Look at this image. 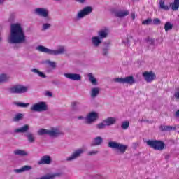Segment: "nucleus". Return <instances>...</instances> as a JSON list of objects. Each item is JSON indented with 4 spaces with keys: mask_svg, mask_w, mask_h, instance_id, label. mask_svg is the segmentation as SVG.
<instances>
[{
    "mask_svg": "<svg viewBox=\"0 0 179 179\" xmlns=\"http://www.w3.org/2000/svg\"><path fill=\"white\" fill-rule=\"evenodd\" d=\"M8 43L10 44H23L26 43V35L24 34V29L22 24H11Z\"/></svg>",
    "mask_w": 179,
    "mask_h": 179,
    "instance_id": "1",
    "label": "nucleus"
},
{
    "mask_svg": "<svg viewBox=\"0 0 179 179\" xmlns=\"http://www.w3.org/2000/svg\"><path fill=\"white\" fill-rule=\"evenodd\" d=\"M37 51L39 52H44L45 54H48L49 55H61L64 54L66 50L64 46H58L57 50L48 49L43 45H38L36 48Z\"/></svg>",
    "mask_w": 179,
    "mask_h": 179,
    "instance_id": "2",
    "label": "nucleus"
},
{
    "mask_svg": "<svg viewBox=\"0 0 179 179\" xmlns=\"http://www.w3.org/2000/svg\"><path fill=\"white\" fill-rule=\"evenodd\" d=\"M108 148H110V149L117 150V153H120V155H124V153L127 152V149H128V145L117 141H110L108 143Z\"/></svg>",
    "mask_w": 179,
    "mask_h": 179,
    "instance_id": "3",
    "label": "nucleus"
},
{
    "mask_svg": "<svg viewBox=\"0 0 179 179\" xmlns=\"http://www.w3.org/2000/svg\"><path fill=\"white\" fill-rule=\"evenodd\" d=\"M30 110L31 111H34L35 113H43L48 110V106L47 105V103L40 101L33 104L30 108Z\"/></svg>",
    "mask_w": 179,
    "mask_h": 179,
    "instance_id": "4",
    "label": "nucleus"
},
{
    "mask_svg": "<svg viewBox=\"0 0 179 179\" xmlns=\"http://www.w3.org/2000/svg\"><path fill=\"white\" fill-rule=\"evenodd\" d=\"M35 15L44 17L45 22H50L51 17H50V10L45 8H37L34 10Z\"/></svg>",
    "mask_w": 179,
    "mask_h": 179,
    "instance_id": "5",
    "label": "nucleus"
},
{
    "mask_svg": "<svg viewBox=\"0 0 179 179\" xmlns=\"http://www.w3.org/2000/svg\"><path fill=\"white\" fill-rule=\"evenodd\" d=\"M146 144L155 150H163L164 149V143L157 140H148Z\"/></svg>",
    "mask_w": 179,
    "mask_h": 179,
    "instance_id": "6",
    "label": "nucleus"
},
{
    "mask_svg": "<svg viewBox=\"0 0 179 179\" xmlns=\"http://www.w3.org/2000/svg\"><path fill=\"white\" fill-rule=\"evenodd\" d=\"M29 90V87L22 85H17L10 88V93L15 94H22L26 93Z\"/></svg>",
    "mask_w": 179,
    "mask_h": 179,
    "instance_id": "7",
    "label": "nucleus"
},
{
    "mask_svg": "<svg viewBox=\"0 0 179 179\" xmlns=\"http://www.w3.org/2000/svg\"><path fill=\"white\" fill-rule=\"evenodd\" d=\"M114 82L116 83H127V85H135L136 80L132 76H129L125 78H114Z\"/></svg>",
    "mask_w": 179,
    "mask_h": 179,
    "instance_id": "8",
    "label": "nucleus"
},
{
    "mask_svg": "<svg viewBox=\"0 0 179 179\" xmlns=\"http://www.w3.org/2000/svg\"><path fill=\"white\" fill-rule=\"evenodd\" d=\"M99 120V113L97 112H90L85 117V124H91Z\"/></svg>",
    "mask_w": 179,
    "mask_h": 179,
    "instance_id": "9",
    "label": "nucleus"
},
{
    "mask_svg": "<svg viewBox=\"0 0 179 179\" xmlns=\"http://www.w3.org/2000/svg\"><path fill=\"white\" fill-rule=\"evenodd\" d=\"M142 76L147 83H152L156 79V73L152 71H144L142 73Z\"/></svg>",
    "mask_w": 179,
    "mask_h": 179,
    "instance_id": "10",
    "label": "nucleus"
},
{
    "mask_svg": "<svg viewBox=\"0 0 179 179\" xmlns=\"http://www.w3.org/2000/svg\"><path fill=\"white\" fill-rule=\"evenodd\" d=\"M91 12H93V8L92 7H85L83 10H80L76 17L77 20H80V19H83L85 16H87V15H90Z\"/></svg>",
    "mask_w": 179,
    "mask_h": 179,
    "instance_id": "11",
    "label": "nucleus"
},
{
    "mask_svg": "<svg viewBox=\"0 0 179 179\" xmlns=\"http://www.w3.org/2000/svg\"><path fill=\"white\" fill-rule=\"evenodd\" d=\"M84 152H85V150H83V148L78 149V150H75L71 155V156H69L66 158V161L72 162L73 160H76V159H78V157H80V156H82V155H83Z\"/></svg>",
    "mask_w": 179,
    "mask_h": 179,
    "instance_id": "12",
    "label": "nucleus"
},
{
    "mask_svg": "<svg viewBox=\"0 0 179 179\" xmlns=\"http://www.w3.org/2000/svg\"><path fill=\"white\" fill-rule=\"evenodd\" d=\"M48 135L52 138H57L59 135H62V131L58 127H52L50 129H48Z\"/></svg>",
    "mask_w": 179,
    "mask_h": 179,
    "instance_id": "13",
    "label": "nucleus"
},
{
    "mask_svg": "<svg viewBox=\"0 0 179 179\" xmlns=\"http://www.w3.org/2000/svg\"><path fill=\"white\" fill-rule=\"evenodd\" d=\"M65 78L70 79L71 80L79 81L82 80V76L80 74L72 73H64Z\"/></svg>",
    "mask_w": 179,
    "mask_h": 179,
    "instance_id": "14",
    "label": "nucleus"
},
{
    "mask_svg": "<svg viewBox=\"0 0 179 179\" xmlns=\"http://www.w3.org/2000/svg\"><path fill=\"white\" fill-rule=\"evenodd\" d=\"M52 162V159L50 155H45L41 157L40 160L38 162V164H50Z\"/></svg>",
    "mask_w": 179,
    "mask_h": 179,
    "instance_id": "15",
    "label": "nucleus"
},
{
    "mask_svg": "<svg viewBox=\"0 0 179 179\" xmlns=\"http://www.w3.org/2000/svg\"><path fill=\"white\" fill-rule=\"evenodd\" d=\"M108 33H110V30L108 28L102 29L98 31L99 38H101V40L106 38L108 36Z\"/></svg>",
    "mask_w": 179,
    "mask_h": 179,
    "instance_id": "16",
    "label": "nucleus"
},
{
    "mask_svg": "<svg viewBox=\"0 0 179 179\" xmlns=\"http://www.w3.org/2000/svg\"><path fill=\"white\" fill-rule=\"evenodd\" d=\"M103 122L106 127H111V125H114L117 122V119L115 117H108L103 120Z\"/></svg>",
    "mask_w": 179,
    "mask_h": 179,
    "instance_id": "17",
    "label": "nucleus"
},
{
    "mask_svg": "<svg viewBox=\"0 0 179 179\" xmlns=\"http://www.w3.org/2000/svg\"><path fill=\"white\" fill-rule=\"evenodd\" d=\"M100 94V88L99 87H93L90 91V96L92 99H96V97Z\"/></svg>",
    "mask_w": 179,
    "mask_h": 179,
    "instance_id": "18",
    "label": "nucleus"
},
{
    "mask_svg": "<svg viewBox=\"0 0 179 179\" xmlns=\"http://www.w3.org/2000/svg\"><path fill=\"white\" fill-rule=\"evenodd\" d=\"M29 129H30L29 125L25 124L22 127L15 129L14 132H15V134H24V132H27Z\"/></svg>",
    "mask_w": 179,
    "mask_h": 179,
    "instance_id": "19",
    "label": "nucleus"
},
{
    "mask_svg": "<svg viewBox=\"0 0 179 179\" xmlns=\"http://www.w3.org/2000/svg\"><path fill=\"white\" fill-rule=\"evenodd\" d=\"M31 169H32L31 166H30L29 165H24L20 169H15L14 171L15 173H24V171H30Z\"/></svg>",
    "mask_w": 179,
    "mask_h": 179,
    "instance_id": "20",
    "label": "nucleus"
},
{
    "mask_svg": "<svg viewBox=\"0 0 179 179\" xmlns=\"http://www.w3.org/2000/svg\"><path fill=\"white\" fill-rule=\"evenodd\" d=\"M87 76L92 85L94 86H97V85H99V83H97V79L94 78V76L92 73H87Z\"/></svg>",
    "mask_w": 179,
    "mask_h": 179,
    "instance_id": "21",
    "label": "nucleus"
},
{
    "mask_svg": "<svg viewBox=\"0 0 179 179\" xmlns=\"http://www.w3.org/2000/svg\"><path fill=\"white\" fill-rule=\"evenodd\" d=\"M103 143V138L101 136L96 137L93 139L91 146H99Z\"/></svg>",
    "mask_w": 179,
    "mask_h": 179,
    "instance_id": "22",
    "label": "nucleus"
},
{
    "mask_svg": "<svg viewBox=\"0 0 179 179\" xmlns=\"http://www.w3.org/2000/svg\"><path fill=\"white\" fill-rule=\"evenodd\" d=\"M128 15H129L128 10H118L115 13L116 17H125V16H128Z\"/></svg>",
    "mask_w": 179,
    "mask_h": 179,
    "instance_id": "23",
    "label": "nucleus"
},
{
    "mask_svg": "<svg viewBox=\"0 0 179 179\" xmlns=\"http://www.w3.org/2000/svg\"><path fill=\"white\" fill-rule=\"evenodd\" d=\"M92 43L94 47H99L101 44V38L99 36H94L92 38Z\"/></svg>",
    "mask_w": 179,
    "mask_h": 179,
    "instance_id": "24",
    "label": "nucleus"
},
{
    "mask_svg": "<svg viewBox=\"0 0 179 179\" xmlns=\"http://www.w3.org/2000/svg\"><path fill=\"white\" fill-rule=\"evenodd\" d=\"M25 136L28 142H29V143H34L36 141V137L34 136V134H33L32 133L28 132L25 134Z\"/></svg>",
    "mask_w": 179,
    "mask_h": 179,
    "instance_id": "25",
    "label": "nucleus"
},
{
    "mask_svg": "<svg viewBox=\"0 0 179 179\" xmlns=\"http://www.w3.org/2000/svg\"><path fill=\"white\" fill-rule=\"evenodd\" d=\"M14 155L15 156H28L29 152H27L26 150H15L13 152Z\"/></svg>",
    "mask_w": 179,
    "mask_h": 179,
    "instance_id": "26",
    "label": "nucleus"
},
{
    "mask_svg": "<svg viewBox=\"0 0 179 179\" xmlns=\"http://www.w3.org/2000/svg\"><path fill=\"white\" fill-rule=\"evenodd\" d=\"M171 8L172 10H178L179 8V0H173V2L171 3Z\"/></svg>",
    "mask_w": 179,
    "mask_h": 179,
    "instance_id": "27",
    "label": "nucleus"
},
{
    "mask_svg": "<svg viewBox=\"0 0 179 179\" xmlns=\"http://www.w3.org/2000/svg\"><path fill=\"white\" fill-rule=\"evenodd\" d=\"M159 8L163 10H169L170 9V6L164 3V0L159 1Z\"/></svg>",
    "mask_w": 179,
    "mask_h": 179,
    "instance_id": "28",
    "label": "nucleus"
},
{
    "mask_svg": "<svg viewBox=\"0 0 179 179\" xmlns=\"http://www.w3.org/2000/svg\"><path fill=\"white\" fill-rule=\"evenodd\" d=\"M177 128V126L175 127H172V126H161V129H162L163 131H176Z\"/></svg>",
    "mask_w": 179,
    "mask_h": 179,
    "instance_id": "29",
    "label": "nucleus"
},
{
    "mask_svg": "<svg viewBox=\"0 0 179 179\" xmlns=\"http://www.w3.org/2000/svg\"><path fill=\"white\" fill-rule=\"evenodd\" d=\"M37 134L40 136H43V135H48V129H39L37 131Z\"/></svg>",
    "mask_w": 179,
    "mask_h": 179,
    "instance_id": "30",
    "label": "nucleus"
},
{
    "mask_svg": "<svg viewBox=\"0 0 179 179\" xmlns=\"http://www.w3.org/2000/svg\"><path fill=\"white\" fill-rule=\"evenodd\" d=\"M14 104H15V106H17V107H21L22 108H26L28 106H30V103H24L22 102H15Z\"/></svg>",
    "mask_w": 179,
    "mask_h": 179,
    "instance_id": "31",
    "label": "nucleus"
},
{
    "mask_svg": "<svg viewBox=\"0 0 179 179\" xmlns=\"http://www.w3.org/2000/svg\"><path fill=\"white\" fill-rule=\"evenodd\" d=\"M164 29L166 32L169 31V30H171L173 29V24H171L170 22H166Z\"/></svg>",
    "mask_w": 179,
    "mask_h": 179,
    "instance_id": "32",
    "label": "nucleus"
},
{
    "mask_svg": "<svg viewBox=\"0 0 179 179\" xmlns=\"http://www.w3.org/2000/svg\"><path fill=\"white\" fill-rule=\"evenodd\" d=\"M7 80H9V76L6 74L0 75V83H2V82H6Z\"/></svg>",
    "mask_w": 179,
    "mask_h": 179,
    "instance_id": "33",
    "label": "nucleus"
},
{
    "mask_svg": "<svg viewBox=\"0 0 179 179\" xmlns=\"http://www.w3.org/2000/svg\"><path fill=\"white\" fill-rule=\"evenodd\" d=\"M23 118V114L18 113L17 114L13 119V121L17 122V121H20Z\"/></svg>",
    "mask_w": 179,
    "mask_h": 179,
    "instance_id": "34",
    "label": "nucleus"
},
{
    "mask_svg": "<svg viewBox=\"0 0 179 179\" xmlns=\"http://www.w3.org/2000/svg\"><path fill=\"white\" fill-rule=\"evenodd\" d=\"M122 129H128L129 128V121H124L121 124Z\"/></svg>",
    "mask_w": 179,
    "mask_h": 179,
    "instance_id": "35",
    "label": "nucleus"
},
{
    "mask_svg": "<svg viewBox=\"0 0 179 179\" xmlns=\"http://www.w3.org/2000/svg\"><path fill=\"white\" fill-rule=\"evenodd\" d=\"M44 63L46 64V65L51 66V68H55L57 66V63L55 62L46 60Z\"/></svg>",
    "mask_w": 179,
    "mask_h": 179,
    "instance_id": "36",
    "label": "nucleus"
},
{
    "mask_svg": "<svg viewBox=\"0 0 179 179\" xmlns=\"http://www.w3.org/2000/svg\"><path fill=\"white\" fill-rule=\"evenodd\" d=\"M31 72H34V73H37L38 76H40L41 78H45V75L44 74V73L39 71L36 69H33L31 70Z\"/></svg>",
    "mask_w": 179,
    "mask_h": 179,
    "instance_id": "37",
    "label": "nucleus"
},
{
    "mask_svg": "<svg viewBox=\"0 0 179 179\" xmlns=\"http://www.w3.org/2000/svg\"><path fill=\"white\" fill-rule=\"evenodd\" d=\"M106 123L104 122V121L103 120L102 122L101 123H99L98 124H96V128L97 129H104V128H106Z\"/></svg>",
    "mask_w": 179,
    "mask_h": 179,
    "instance_id": "38",
    "label": "nucleus"
},
{
    "mask_svg": "<svg viewBox=\"0 0 179 179\" xmlns=\"http://www.w3.org/2000/svg\"><path fill=\"white\" fill-rule=\"evenodd\" d=\"M153 20L152 19L148 18L147 20L142 22V24L145 26H149V24H152Z\"/></svg>",
    "mask_w": 179,
    "mask_h": 179,
    "instance_id": "39",
    "label": "nucleus"
},
{
    "mask_svg": "<svg viewBox=\"0 0 179 179\" xmlns=\"http://www.w3.org/2000/svg\"><path fill=\"white\" fill-rule=\"evenodd\" d=\"M51 27V24L50 23H43L42 25V30L45 31L48 30Z\"/></svg>",
    "mask_w": 179,
    "mask_h": 179,
    "instance_id": "40",
    "label": "nucleus"
},
{
    "mask_svg": "<svg viewBox=\"0 0 179 179\" xmlns=\"http://www.w3.org/2000/svg\"><path fill=\"white\" fill-rule=\"evenodd\" d=\"M99 153V150H92L87 152L88 156H96Z\"/></svg>",
    "mask_w": 179,
    "mask_h": 179,
    "instance_id": "41",
    "label": "nucleus"
},
{
    "mask_svg": "<svg viewBox=\"0 0 179 179\" xmlns=\"http://www.w3.org/2000/svg\"><path fill=\"white\" fill-rule=\"evenodd\" d=\"M160 22H161L160 19H159V18H155L152 20V24H156V25L160 24Z\"/></svg>",
    "mask_w": 179,
    "mask_h": 179,
    "instance_id": "42",
    "label": "nucleus"
},
{
    "mask_svg": "<svg viewBox=\"0 0 179 179\" xmlns=\"http://www.w3.org/2000/svg\"><path fill=\"white\" fill-rule=\"evenodd\" d=\"M174 96L176 99H179V88L176 89V91L175 92Z\"/></svg>",
    "mask_w": 179,
    "mask_h": 179,
    "instance_id": "43",
    "label": "nucleus"
},
{
    "mask_svg": "<svg viewBox=\"0 0 179 179\" xmlns=\"http://www.w3.org/2000/svg\"><path fill=\"white\" fill-rule=\"evenodd\" d=\"M45 94V96H48V97H52V93L50 91H47Z\"/></svg>",
    "mask_w": 179,
    "mask_h": 179,
    "instance_id": "44",
    "label": "nucleus"
},
{
    "mask_svg": "<svg viewBox=\"0 0 179 179\" xmlns=\"http://www.w3.org/2000/svg\"><path fill=\"white\" fill-rule=\"evenodd\" d=\"M78 102H73L71 103L72 108H73V110H75L76 108V106H78Z\"/></svg>",
    "mask_w": 179,
    "mask_h": 179,
    "instance_id": "45",
    "label": "nucleus"
},
{
    "mask_svg": "<svg viewBox=\"0 0 179 179\" xmlns=\"http://www.w3.org/2000/svg\"><path fill=\"white\" fill-rule=\"evenodd\" d=\"M108 54V49L106 48L103 50V55H107Z\"/></svg>",
    "mask_w": 179,
    "mask_h": 179,
    "instance_id": "46",
    "label": "nucleus"
},
{
    "mask_svg": "<svg viewBox=\"0 0 179 179\" xmlns=\"http://www.w3.org/2000/svg\"><path fill=\"white\" fill-rule=\"evenodd\" d=\"M175 117L179 118V109L175 113Z\"/></svg>",
    "mask_w": 179,
    "mask_h": 179,
    "instance_id": "47",
    "label": "nucleus"
},
{
    "mask_svg": "<svg viewBox=\"0 0 179 179\" xmlns=\"http://www.w3.org/2000/svg\"><path fill=\"white\" fill-rule=\"evenodd\" d=\"M131 19H133V20H135V13L131 14Z\"/></svg>",
    "mask_w": 179,
    "mask_h": 179,
    "instance_id": "48",
    "label": "nucleus"
},
{
    "mask_svg": "<svg viewBox=\"0 0 179 179\" xmlns=\"http://www.w3.org/2000/svg\"><path fill=\"white\" fill-rule=\"evenodd\" d=\"M78 120H85V117L83 116H79Z\"/></svg>",
    "mask_w": 179,
    "mask_h": 179,
    "instance_id": "49",
    "label": "nucleus"
},
{
    "mask_svg": "<svg viewBox=\"0 0 179 179\" xmlns=\"http://www.w3.org/2000/svg\"><path fill=\"white\" fill-rule=\"evenodd\" d=\"M78 2H80V3H83L86 0H77Z\"/></svg>",
    "mask_w": 179,
    "mask_h": 179,
    "instance_id": "50",
    "label": "nucleus"
},
{
    "mask_svg": "<svg viewBox=\"0 0 179 179\" xmlns=\"http://www.w3.org/2000/svg\"><path fill=\"white\" fill-rule=\"evenodd\" d=\"M5 2V0H0V5H2Z\"/></svg>",
    "mask_w": 179,
    "mask_h": 179,
    "instance_id": "51",
    "label": "nucleus"
},
{
    "mask_svg": "<svg viewBox=\"0 0 179 179\" xmlns=\"http://www.w3.org/2000/svg\"><path fill=\"white\" fill-rule=\"evenodd\" d=\"M2 40V38H1V36H0V41Z\"/></svg>",
    "mask_w": 179,
    "mask_h": 179,
    "instance_id": "52",
    "label": "nucleus"
},
{
    "mask_svg": "<svg viewBox=\"0 0 179 179\" xmlns=\"http://www.w3.org/2000/svg\"><path fill=\"white\" fill-rule=\"evenodd\" d=\"M55 1H59V0H55Z\"/></svg>",
    "mask_w": 179,
    "mask_h": 179,
    "instance_id": "53",
    "label": "nucleus"
}]
</instances>
